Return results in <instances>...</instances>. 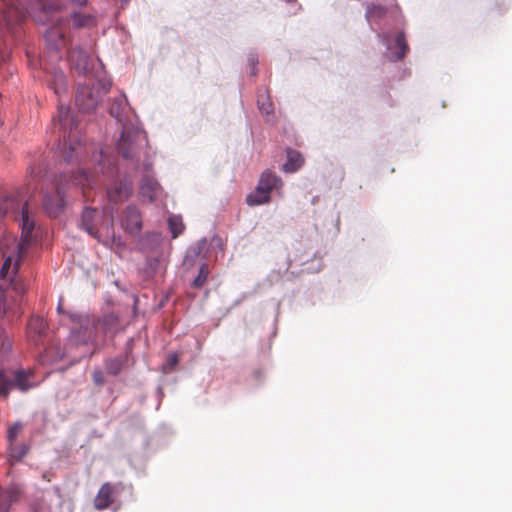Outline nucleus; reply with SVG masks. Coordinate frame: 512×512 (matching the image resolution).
I'll return each mask as SVG.
<instances>
[{
    "mask_svg": "<svg viewBox=\"0 0 512 512\" xmlns=\"http://www.w3.org/2000/svg\"><path fill=\"white\" fill-rule=\"evenodd\" d=\"M96 183L93 175L87 174L84 170L77 174L71 170H65L55 182V195H46L43 200V207L51 217H57L65 206L67 189L74 188L84 193L86 187L92 188Z\"/></svg>",
    "mask_w": 512,
    "mask_h": 512,
    "instance_id": "nucleus-1",
    "label": "nucleus"
},
{
    "mask_svg": "<svg viewBox=\"0 0 512 512\" xmlns=\"http://www.w3.org/2000/svg\"><path fill=\"white\" fill-rule=\"evenodd\" d=\"M53 121L54 123L57 121L60 126V137L63 138L61 153L64 161L68 164L78 162L83 153V146L76 117L69 107L59 104L57 118H54Z\"/></svg>",
    "mask_w": 512,
    "mask_h": 512,
    "instance_id": "nucleus-2",
    "label": "nucleus"
},
{
    "mask_svg": "<svg viewBox=\"0 0 512 512\" xmlns=\"http://www.w3.org/2000/svg\"><path fill=\"white\" fill-rule=\"evenodd\" d=\"M31 221L26 217L23 223V233L21 239L17 240L16 236L11 233H4L0 240V251L4 258V263L0 270V277L6 279L9 270L14 265L13 270H17L20 262L25 258L28 248L34 240L31 236Z\"/></svg>",
    "mask_w": 512,
    "mask_h": 512,
    "instance_id": "nucleus-3",
    "label": "nucleus"
},
{
    "mask_svg": "<svg viewBox=\"0 0 512 512\" xmlns=\"http://www.w3.org/2000/svg\"><path fill=\"white\" fill-rule=\"evenodd\" d=\"M74 326L71 329L70 340L76 345H96L99 331L96 318L88 314L70 313Z\"/></svg>",
    "mask_w": 512,
    "mask_h": 512,
    "instance_id": "nucleus-4",
    "label": "nucleus"
},
{
    "mask_svg": "<svg viewBox=\"0 0 512 512\" xmlns=\"http://www.w3.org/2000/svg\"><path fill=\"white\" fill-rule=\"evenodd\" d=\"M11 213L14 215L16 220L20 221L21 229L23 230L24 219L27 218L31 221V236H33V230L35 222L32 214L28 209V203L24 200L18 190L5 191L0 196V218Z\"/></svg>",
    "mask_w": 512,
    "mask_h": 512,
    "instance_id": "nucleus-5",
    "label": "nucleus"
},
{
    "mask_svg": "<svg viewBox=\"0 0 512 512\" xmlns=\"http://www.w3.org/2000/svg\"><path fill=\"white\" fill-rule=\"evenodd\" d=\"M81 227L98 241L113 235V220L97 209L87 207L82 212Z\"/></svg>",
    "mask_w": 512,
    "mask_h": 512,
    "instance_id": "nucleus-6",
    "label": "nucleus"
},
{
    "mask_svg": "<svg viewBox=\"0 0 512 512\" xmlns=\"http://www.w3.org/2000/svg\"><path fill=\"white\" fill-rule=\"evenodd\" d=\"M282 180L270 170L264 171L258 181L254 191L246 197V203L249 206H258L268 203L271 193L278 191L282 187Z\"/></svg>",
    "mask_w": 512,
    "mask_h": 512,
    "instance_id": "nucleus-7",
    "label": "nucleus"
},
{
    "mask_svg": "<svg viewBox=\"0 0 512 512\" xmlns=\"http://www.w3.org/2000/svg\"><path fill=\"white\" fill-rule=\"evenodd\" d=\"M144 140L145 136L138 129L124 128L117 144V150L124 158H133L138 146Z\"/></svg>",
    "mask_w": 512,
    "mask_h": 512,
    "instance_id": "nucleus-8",
    "label": "nucleus"
},
{
    "mask_svg": "<svg viewBox=\"0 0 512 512\" xmlns=\"http://www.w3.org/2000/svg\"><path fill=\"white\" fill-rule=\"evenodd\" d=\"M76 105L83 112H92L96 109L100 101V92L98 89L88 85L80 86L75 97Z\"/></svg>",
    "mask_w": 512,
    "mask_h": 512,
    "instance_id": "nucleus-9",
    "label": "nucleus"
},
{
    "mask_svg": "<svg viewBox=\"0 0 512 512\" xmlns=\"http://www.w3.org/2000/svg\"><path fill=\"white\" fill-rule=\"evenodd\" d=\"M118 492L119 484L104 483L94 498V508L98 511L109 508L115 502Z\"/></svg>",
    "mask_w": 512,
    "mask_h": 512,
    "instance_id": "nucleus-10",
    "label": "nucleus"
},
{
    "mask_svg": "<svg viewBox=\"0 0 512 512\" xmlns=\"http://www.w3.org/2000/svg\"><path fill=\"white\" fill-rule=\"evenodd\" d=\"M122 226L131 235H137L142 228V216L136 206L129 205L125 209Z\"/></svg>",
    "mask_w": 512,
    "mask_h": 512,
    "instance_id": "nucleus-11",
    "label": "nucleus"
},
{
    "mask_svg": "<svg viewBox=\"0 0 512 512\" xmlns=\"http://www.w3.org/2000/svg\"><path fill=\"white\" fill-rule=\"evenodd\" d=\"M132 194V183L128 180L115 181L107 188V195L114 203L122 202Z\"/></svg>",
    "mask_w": 512,
    "mask_h": 512,
    "instance_id": "nucleus-12",
    "label": "nucleus"
},
{
    "mask_svg": "<svg viewBox=\"0 0 512 512\" xmlns=\"http://www.w3.org/2000/svg\"><path fill=\"white\" fill-rule=\"evenodd\" d=\"M68 58L71 65L80 73H85L91 68L90 56L80 47L70 50Z\"/></svg>",
    "mask_w": 512,
    "mask_h": 512,
    "instance_id": "nucleus-13",
    "label": "nucleus"
},
{
    "mask_svg": "<svg viewBox=\"0 0 512 512\" xmlns=\"http://www.w3.org/2000/svg\"><path fill=\"white\" fill-rule=\"evenodd\" d=\"M32 372L25 370H17L14 373V379H9L11 383V390L13 388H17L22 392H26L29 389L33 388L35 384L31 382L30 378L32 377Z\"/></svg>",
    "mask_w": 512,
    "mask_h": 512,
    "instance_id": "nucleus-14",
    "label": "nucleus"
},
{
    "mask_svg": "<svg viewBox=\"0 0 512 512\" xmlns=\"http://www.w3.org/2000/svg\"><path fill=\"white\" fill-rule=\"evenodd\" d=\"M20 490L17 488L0 489V512H8L10 506L18 500Z\"/></svg>",
    "mask_w": 512,
    "mask_h": 512,
    "instance_id": "nucleus-15",
    "label": "nucleus"
},
{
    "mask_svg": "<svg viewBox=\"0 0 512 512\" xmlns=\"http://www.w3.org/2000/svg\"><path fill=\"white\" fill-rule=\"evenodd\" d=\"M118 322V318L114 314H108L101 319H96L97 329L99 332H101L103 337H105L107 334L114 333Z\"/></svg>",
    "mask_w": 512,
    "mask_h": 512,
    "instance_id": "nucleus-16",
    "label": "nucleus"
},
{
    "mask_svg": "<svg viewBox=\"0 0 512 512\" xmlns=\"http://www.w3.org/2000/svg\"><path fill=\"white\" fill-rule=\"evenodd\" d=\"M257 105L260 112L267 116V121H271L269 117L273 114L274 106L267 90H260L258 92Z\"/></svg>",
    "mask_w": 512,
    "mask_h": 512,
    "instance_id": "nucleus-17",
    "label": "nucleus"
},
{
    "mask_svg": "<svg viewBox=\"0 0 512 512\" xmlns=\"http://www.w3.org/2000/svg\"><path fill=\"white\" fill-rule=\"evenodd\" d=\"M47 328L45 320L40 316H33L27 324L28 333H33V340L36 342L37 338H40Z\"/></svg>",
    "mask_w": 512,
    "mask_h": 512,
    "instance_id": "nucleus-18",
    "label": "nucleus"
},
{
    "mask_svg": "<svg viewBox=\"0 0 512 512\" xmlns=\"http://www.w3.org/2000/svg\"><path fill=\"white\" fill-rule=\"evenodd\" d=\"M46 38L55 49H59L61 46L65 45V33L61 27L55 26L50 28L46 32Z\"/></svg>",
    "mask_w": 512,
    "mask_h": 512,
    "instance_id": "nucleus-19",
    "label": "nucleus"
},
{
    "mask_svg": "<svg viewBox=\"0 0 512 512\" xmlns=\"http://www.w3.org/2000/svg\"><path fill=\"white\" fill-rule=\"evenodd\" d=\"M158 189L159 184L155 180L151 178H145L140 186V193L144 198L152 202L157 195Z\"/></svg>",
    "mask_w": 512,
    "mask_h": 512,
    "instance_id": "nucleus-20",
    "label": "nucleus"
},
{
    "mask_svg": "<svg viewBox=\"0 0 512 512\" xmlns=\"http://www.w3.org/2000/svg\"><path fill=\"white\" fill-rule=\"evenodd\" d=\"M387 13V9L378 4H369L366 9L365 17L366 20L371 23L374 21H379L382 19Z\"/></svg>",
    "mask_w": 512,
    "mask_h": 512,
    "instance_id": "nucleus-21",
    "label": "nucleus"
},
{
    "mask_svg": "<svg viewBox=\"0 0 512 512\" xmlns=\"http://www.w3.org/2000/svg\"><path fill=\"white\" fill-rule=\"evenodd\" d=\"M126 359L122 356L109 358L105 361V369L109 375L117 376L121 373Z\"/></svg>",
    "mask_w": 512,
    "mask_h": 512,
    "instance_id": "nucleus-22",
    "label": "nucleus"
},
{
    "mask_svg": "<svg viewBox=\"0 0 512 512\" xmlns=\"http://www.w3.org/2000/svg\"><path fill=\"white\" fill-rule=\"evenodd\" d=\"M49 82H50V85H51L52 89L54 90L55 94H57L58 96L61 93L65 92L66 86H67V81H66V77L63 74V72H61V71L55 72V74L52 76V78H51V80H49Z\"/></svg>",
    "mask_w": 512,
    "mask_h": 512,
    "instance_id": "nucleus-23",
    "label": "nucleus"
},
{
    "mask_svg": "<svg viewBox=\"0 0 512 512\" xmlns=\"http://www.w3.org/2000/svg\"><path fill=\"white\" fill-rule=\"evenodd\" d=\"M29 447L25 444H8V454L9 457L15 461H20L23 457L28 453Z\"/></svg>",
    "mask_w": 512,
    "mask_h": 512,
    "instance_id": "nucleus-24",
    "label": "nucleus"
},
{
    "mask_svg": "<svg viewBox=\"0 0 512 512\" xmlns=\"http://www.w3.org/2000/svg\"><path fill=\"white\" fill-rule=\"evenodd\" d=\"M72 23L75 27H88L94 24V18L89 14L74 13L71 16Z\"/></svg>",
    "mask_w": 512,
    "mask_h": 512,
    "instance_id": "nucleus-25",
    "label": "nucleus"
},
{
    "mask_svg": "<svg viewBox=\"0 0 512 512\" xmlns=\"http://www.w3.org/2000/svg\"><path fill=\"white\" fill-rule=\"evenodd\" d=\"M168 225L173 238H177L184 230V225L180 216H170L168 219Z\"/></svg>",
    "mask_w": 512,
    "mask_h": 512,
    "instance_id": "nucleus-26",
    "label": "nucleus"
},
{
    "mask_svg": "<svg viewBox=\"0 0 512 512\" xmlns=\"http://www.w3.org/2000/svg\"><path fill=\"white\" fill-rule=\"evenodd\" d=\"M209 276V268L206 263H203L199 268L197 277L193 280L192 286L194 288H201L206 283Z\"/></svg>",
    "mask_w": 512,
    "mask_h": 512,
    "instance_id": "nucleus-27",
    "label": "nucleus"
},
{
    "mask_svg": "<svg viewBox=\"0 0 512 512\" xmlns=\"http://www.w3.org/2000/svg\"><path fill=\"white\" fill-rule=\"evenodd\" d=\"M304 162L305 159L300 152L290 149V173L298 171Z\"/></svg>",
    "mask_w": 512,
    "mask_h": 512,
    "instance_id": "nucleus-28",
    "label": "nucleus"
},
{
    "mask_svg": "<svg viewBox=\"0 0 512 512\" xmlns=\"http://www.w3.org/2000/svg\"><path fill=\"white\" fill-rule=\"evenodd\" d=\"M23 430V424L19 421L11 425L7 431V442L8 444L16 442L17 437Z\"/></svg>",
    "mask_w": 512,
    "mask_h": 512,
    "instance_id": "nucleus-29",
    "label": "nucleus"
},
{
    "mask_svg": "<svg viewBox=\"0 0 512 512\" xmlns=\"http://www.w3.org/2000/svg\"><path fill=\"white\" fill-rule=\"evenodd\" d=\"M395 44H396L397 48L399 49L397 59H401L405 56V54L408 50V45L406 43L405 35L403 32H399L397 34Z\"/></svg>",
    "mask_w": 512,
    "mask_h": 512,
    "instance_id": "nucleus-30",
    "label": "nucleus"
},
{
    "mask_svg": "<svg viewBox=\"0 0 512 512\" xmlns=\"http://www.w3.org/2000/svg\"><path fill=\"white\" fill-rule=\"evenodd\" d=\"M38 2L44 12L57 11L61 8L60 0H38Z\"/></svg>",
    "mask_w": 512,
    "mask_h": 512,
    "instance_id": "nucleus-31",
    "label": "nucleus"
},
{
    "mask_svg": "<svg viewBox=\"0 0 512 512\" xmlns=\"http://www.w3.org/2000/svg\"><path fill=\"white\" fill-rule=\"evenodd\" d=\"M125 106V99L123 97H118L114 100L111 108L110 114L116 118H119Z\"/></svg>",
    "mask_w": 512,
    "mask_h": 512,
    "instance_id": "nucleus-32",
    "label": "nucleus"
},
{
    "mask_svg": "<svg viewBox=\"0 0 512 512\" xmlns=\"http://www.w3.org/2000/svg\"><path fill=\"white\" fill-rule=\"evenodd\" d=\"M11 391V383L3 371H0V396L7 397Z\"/></svg>",
    "mask_w": 512,
    "mask_h": 512,
    "instance_id": "nucleus-33",
    "label": "nucleus"
},
{
    "mask_svg": "<svg viewBox=\"0 0 512 512\" xmlns=\"http://www.w3.org/2000/svg\"><path fill=\"white\" fill-rule=\"evenodd\" d=\"M92 380L97 386H102L105 383V378L102 370L96 369L92 373Z\"/></svg>",
    "mask_w": 512,
    "mask_h": 512,
    "instance_id": "nucleus-34",
    "label": "nucleus"
},
{
    "mask_svg": "<svg viewBox=\"0 0 512 512\" xmlns=\"http://www.w3.org/2000/svg\"><path fill=\"white\" fill-rule=\"evenodd\" d=\"M179 362V357L176 353H172L168 356L166 368L172 370Z\"/></svg>",
    "mask_w": 512,
    "mask_h": 512,
    "instance_id": "nucleus-35",
    "label": "nucleus"
},
{
    "mask_svg": "<svg viewBox=\"0 0 512 512\" xmlns=\"http://www.w3.org/2000/svg\"><path fill=\"white\" fill-rule=\"evenodd\" d=\"M69 1L77 6H83L87 3V0H69Z\"/></svg>",
    "mask_w": 512,
    "mask_h": 512,
    "instance_id": "nucleus-36",
    "label": "nucleus"
},
{
    "mask_svg": "<svg viewBox=\"0 0 512 512\" xmlns=\"http://www.w3.org/2000/svg\"><path fill=\"white\" fill-rule=\"evenodd\" d=\"M284 171H288V162L282 165Z\"/></svg>",
    "mask_w": 512,
    "mask_h": 512,
    "instance_id": "nucleus-37",
    "label": "nucleus"
},
{
    "mask_svg": "<svg viewBox=\"0 0 512 512\" xmlns=\"http://www.w3.org/2000/svg\"><path fill=\"white\" fill-rule=\"evenodd\" d=\"M58 311L61 312L62 311V307L59 305L58 306Z\"/></svg>",
    "mask_w": 512,
    "mask_h": 512,
    "instance_id": "nucleus-38",
    "label": "nucleus"
}]
</instances>
